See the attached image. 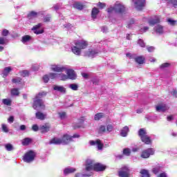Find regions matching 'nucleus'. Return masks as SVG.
<instances>
[{
    "label": "nucleus",
    "mask_w": 177,
    "mask_h": 177,
    "mask_svg": "<svg viewBox=\"0 0 177 177\" xmlns=\"http://www.w3.org/2000/svg\"><path fill=\"white\" fill-rule=\"evenodd\" d=\"M32 129L34 131V132H37V131H39V127L37 124H33L32 127Z\"/></svg>",
    "instance_id": "6e6d98bb"
},
{
    "label": "nucleus",
    "mask_w": 177,
    "mask_h": 177,
    "mask_svg": "<svg viewBox=\"0 0 177 177\" xmlns=\"http://www.w3.org/2000/svg\"><path fill=\"white\" fill-rule=\"evenodd\" d=\"M50 80H56L57 78V74L55 73H50L48 74Z\"/></svg>",
    "instance_id": "58836bf2"
},
{
    "label": "nucleus",
    "mask_w": 177,
    "mask_h": 177,
    "mask_svg": "<svg viewBox=\"0 0 177 177\" xmlns=\"http://www.w3.org/2000/svg\"><path fill=\"white\" fill-rule=\"evenodd\" d=\"M1 35L3 37H8V35H9V30H8L7 29L3 30Z\"/></svg>",
    "instance_id": "09e8293b"
},
{
    "label": "nucleus",
    "mask_w": 177,
    "mask_h": 177,
    "mask_svg": "<svg viewBox=\"0 0 177 177\" xmlns=\"http://www.w3.org/2000/svg\"><path fill=\"white\" fill-rule=\"evenodd\" d=\"M20 130L21 131H26V125L22 124L20 126Z\"/></svg>",
    "instance_id": "774afa93"
},
{
    "label": "nucleus",
    "mask_w": 177,
    "mask_h": 177,
    "mask_svg": "<svg viewBox=\"0 0 177 177\" xmlns=\"http://www.w3.org/2000/svg\"><path fill=\"white\" fill-rule=\"evenodd\" d=\"M5 147L8 151H12V150H13V146L12 145V144L6 145Z\"/></svg>",
    "instance_id": "79ce46f5"
},
{
    "label": "nucleus",
    "mask_w": 177,
    "mask_h": 177,
    "mask_svg": "<svg viewBox=\"0 0 177 177\" xmlns=\"http://www.w3.org/2000/svg\"><path fill=\"white\" fill-rule=\"evenodd\" d=\"M73 8L75 9H77L78 10H82V9H84V5H82L80 1H76L73 4Z\"/></svg>",
    "instance_id": "b1692460"
},
{
    "label": "nucleus",
    "mask_w": 177,
    "mask_h": 177,
    "mask_svg": "<svg viewBox=\"0 0 177 177\" xmlns=\"http://www.w3.org/2000/svg\"><path fill=\"white\" fill-rule=\"evenodd\" d=\"M156 111H162V113L167 111L168 110V107H167V104H162L161 105L156 106Z\"/></svg>",
    "instance_id": "6ab92c4d"
},
{
    "label": "nucleus",
    "mask_w": 177,
    "mask_h": 177,
    "mask_svg": "<svg viewBox=\"0 0 177 177\" xmlns=\"http://www.w3.org/2000/svg\"><path fill=\"white\" fill-rule=\"evenodd\" d=\"M77 169L75 168H66L64 170V175H68L69 174H74Z\"/></svg>",
    "instance_id": "393cba45"
},
{
    "label": "nucleus",
    "mask_w": 177,
    "mask_h": 177,
    "mask_svg": "<svg viewBox=\"0 0 177 177\" xmlns=\"http://www.w3.org/2000/svg\"><path fill=\"white\" fill-rule=\"evenodd\" d=\"M138 136L140 138L141 141L145 143V145H151L153 142L150 136H147V132H146L145 129H140L138 131Z\"/></svg>",
    "instance_id": "7ed1b4c3"
},
{
    "label": "nucleus",
    "mask_w": 177,
    "mask_h": 177,
    "mask_svg": "<svg viewBox=\"0 0 177 177\" xmlns=\"http://www.w3.org/2000/svg\"><path fill=\"white\" fill-rule=\"evenodd\" d=\"M138 44H140V46H141V48H145L146 46L145 41L142 39H139L138 41Z\"/></svg>",
    "instance_id": "8fccbe9b"
},
{
    "label": "nucleus",
    "mask_w": 177,
    "mask_h": 177,
    "mask_svg": "<svg viewBox=\"0 0 177 177\" xmlns=\"http://www.w3.org/2000/svg\"><path fill=\"white\" fill-rule=\"evenodd\" d=\"M46 113H44L39 111L36 112L35 113V118L37 120H40V121H44V120H46Z\"/></svg>",
    "instance_id": "dca6fc26"
},
{
    "label": "nucleus",
    "mask_w": 177,
    "mask_h": 177,
    "mask_svg": "<svg viewBox=\"0 0 177 177\" xmlns=\"http://www.w3.org/2000/svg\"><path fill=\"white\" fill-rule=\"evenodd\" d=\"M58 115H59V118L61 120H64V118H66V112L58 113Z\"/></svg>",
    "instance_id": "de8ad7c7"
},
{
    "label": "nucleus",
    "mask_w": 177,
    "mask_h": 177,
    "mask_svg": "<svg viewBox=\"0 0 177 177\" xmlns=\"http://www.w3.org/2000/svg\"><path fill=\"white\" fill-rule=\"evenodd\" d=\"M38 16V12L35 11H31L28 14V19H35V17H37Z\"/></svg>",
    "instance_id": "a878e982"
},
{
    "label": "nucleus",
    "mask_w": 177,
    "mask_h": 177,
    "mask_svg": "<svg viewBox=\"0 0 177 177\" xmlns=\"http://www.w3.org/2000/svg\"><path fill=\"white\" fill-rule=\"evenodd\" d=\"M147 50H148V52L151 53L153 52L154 50H156V48H154V46H147Z\"/></svg>",
    "instance_id": "4d7b16f0"
},
{
    "label": "nucleus",
    "mask_w": 177,
    "mask_h": 177,
    "mask_svg": "<svg viewBox=\"0 0 177 177\" xmlns=\"http://www.w3.org/2000/svg\"><path fill=\"white\" fill-rule=\"evenodd\" d=\"M12 71V68L10 66L4 68V70L3 71V78H6L8 75H9V73Z\"/></svg>",
    "instance_id": "4be33fe9"
},
{
    "label": "nucleus",
    "mask_w": 177,
    "mask_h": 177,
    "mask_svg": "<svg viewBox=\"0 0 177 177\" xmlns=\"http://www.w3.org/2000/svg\"><path fill=\"white\" fill-rule=\"evenodd\" d=\"M11 95L12 96H19V95H20V91H19V88H12Z\"/></svg>",
    "instance_id": "7c9ffc66"
},
{
    "label": "nucleus",
    "mask_w": 177,
    "mask_h": 177,
    "mask_svg": "<svg viewBox=\"0 0 177 177\" xmlns=\"http://www.w3.org/2000/svg\"><path fill=\"white\" fill-rule=\"evenodd\" d=\"M46 95V92L42 91L35 95L32 103V108L34 110H38V109H41V110H45V109H46L45 103L42 100V97H45Z\"/></svg>",
    "instance_id": "f257e3e1"
},
{
    "label": "nucleus",
    "mask_w": 177,
    "mask_h": 177,
    "mask_svg": "<svg viewBox=\"0 0 177 177\" xmlns=\"http://www.w3.org/2000/svg\"><path fill=\"white\" fill-rule=\"evenodd\" d=\"M97 6L100 9H103L104 8H106V3H102V2H98L97 4Z\"/></svg>",
    "instance_id": "49530a36"
},
{
    "label": "nucleus",
    "mask_w": 177,
    "mask_h": 177,
    "mask_svg": "<svg viewBox=\"0 0 177 177\" xmlns=\"http://www.w3.org/2000/svg\"><path fill=\"white\" fill-rule=\"evenodd\" d=\"M66 74L68 76V80H76L77 74H75V71L73 69H68L66 71Z\"/></svg>",
    "instance_id": "4468645a"
},
{
    "label": "nucleus",
    "mask_w": 177,
    "mask_h": 177,
    "mask_svg": "<svg viewBox=\"0 0 177 177\" xmlns=\"http://www.w3.org/2000/svg\"><path fill=\"white\" fill-rule=\"evenodd\" d=\"M118 175L120 177H129V169L128 167H124L119 171Z\"/></svg>",
    "instance_id": "2eb2a0df"
},
{
    "label": "nucleus",
    "mask_w": 177,
    "mask_h": 177,
    "mask_svg": "<svg viewBox=\"0 0 177 177\" xmlns=\"http://www.w3.org/2000/svg\"><path fill=\"white\" fill-rule=\"evenodd\" d=\"M82 77H83V78H85L86 80H88V78H89V75H88V73H82Z\"/></svg>",
    "instance_id": "e2e57ef3"
},
{
    "label": "nucleus",
    "mask_w": 177,
    "mask_h": 177,
    "mask_svg": "<svg viewBox=\"0 0 177 177\" xmlns=\"http://www.w3.org/2000/svg\"><path fill=\"white\" fill-rule=\"evenodd\" d=\"M51 70L55 73H63V71H66V67L60 65H53Z\"/></svg>",
    "instance_id": "f8f14e48"
},
{
    "label": "nucleus",
    "mask_w": 177,
    "mask_h": 177,
    "mask_svg": "<svg viewBox=\"0 0 177 177\" xmlns=\"http://www.w3.org/2000/svg\"><path fill=\"white\" fill-rule=\"evenodd\" d=\"M104 113H98L95 115L94 120H95V121H99V120H102V118H104Z\"/></svg>",
    "instance_id": "cd10ccee"
},
{
    "label": "nucleus",
    "mask_w": 177,
    "mask_h": 177,
    "mask_svg": "<svg viewBox=\"0 0 177 177\" xmlns=\"http://www.w3.org/2000/svg\"><path fill=\"white\" fill-rule=\"evenodd\" d=\"M65 138L66 139V142L68 145L70 143V142H74V140H73V139L80 138V136L78 133H75V134H73V136L65 134Z\"/></svg>",
    "instance_id": "ddd939ff"
},
{
    "label": "nucleus",
    "mask_w": 177,
    "mask_h": 177,
    "mask_svg": "<svg viewBox=\"0 0 177 177\" xmlns=\"http://www.w3.org/2000/svg\"><path fill=\"white\" fill-rule=\"evenodd\" d=\"M167 21H168V23H169V24H170L171 26H175V25L176 24V21L172 20V19H170V18H169V19H167Z\"/></svg>",
    "instance_id": "864d4df0"
},
{
    "label": "nucleus",
    "mask_w": 177,
    "mask_h": 177,
    "mask_svg": "<svg viewBox=\"0 0 177 177\" xmlns=\"http://www.w3.org/2000/svg\"><path fill=\"white\" fill-rule=\"evenodd\" d=\"M134 60L136 63H138V64H145L146 58L143 56H138L134 59Z\"/></svg>",
    "instance_id": "412c9836"
},
{
    "label": "nucleus",
    "mask_w": 177,
    "mask_h": 177,
    "mask_svg": "<svg viewBox=\"0 0 177 177\" xmlns=\"http://www.w3.org/2000/svg\"><path fill=\"white\" fill-rule=\"evenodd\" d=\"M44 23H49L50 21V15H47L46 17L44 18Z\"/></svg>",
    "instance_id": "603ef678"
},
{
    "label": "nucleus",
    "mask_w": 177,
    "mask_h": 177,
    "mask_svg": "<svg viewBox=\"0 0 177 177\" xmlns=\"http://www.w3.org/2000/svg\"><path fill=\"white\" fill-rule=\"evenodd\" d=\"M133 1L137 10L140 12L145 9V6H146V0H133Z\"/></svg>",
    "instance_id": "423d86ee"
},
{
    "label": "nucleus",
    "mask_w": 177,
    "mask_h": 177,
    "mask_svg": "<svg viewBox=\"0 0 177 177\" xmlns=\"http://www.w3.org/2000/svg\"><path fill=\"white\" fill-rule=\"evenodd\" d=\"M36 156L37 154L35 153V152L30 150L25 153L24 156V161L28 163L32 162V161L35 160Z\"/></svg>",
    "instance_id": "20e7f679"
},
{
    "label": "nucleus",
    "mask_w": 177,
    "mask_h": 177,
    "mask_svg": "<svg viewBox=\"0 0 177 177\" xmlns=\"http://www.w3.org/2000/svg\"><path fill=\"white\" fill-rule=\"evenodd\" d=\"M93 171V165L92 163H88L86 165V171Z\"/></svg>",
    "instance_id": "72a5a7b5"
},
{
    "label": "nucleus",
    "mask_w": 177,
    "mask_h": 177,
    "mask_svg": "<svg viewBox=\"0 0 177 177\" xmlns=\"http://www.w3.org/2000/svg\"><path fill=\"white\" fill-rule=\"evenodd\" d=\"M123 154H124V156H131V150L128 148H125L123 149Z\"/></svg>",
    "instance_id": "37998d69"
},
{
    "label": "nucleus",
    "mask_w": 177,
    "mask_h": 177,
    "mask_svg": "<svg viewBox=\"0 0 177 177\" xmlns=\"http://www.w3.org/2000/svg\"><path fill=\"white\" fill-rule=\"evenodd\" d=\"M8 122H10V124L13 123V122L15 121V117L13 116H10V118L8 119Z\"/></svg>",
    "instance_id": "680f3d73"
},
{
    "label": "nucleus",
    "mask_w": 177,
    "mask_h": 177,
    "mask_svg": "<svg viewBox=\"0 0 177 177\" xmlns=\"http://www.w3.org/2000/svg\"><path fill=\"white\" fill-rule=\"evenodd\" d=\"M156 32H158V34H162V32H164V30H163L162 26L158 25L156 27Z\"/></svg>",
    "instance_id": "f704fd0d"
},
{
    "label": "nucleus",
    "mask_w": 177,
    "mask_h": 177,
    "mask_svg": "<svg viewBox=\"0 0 177 177\" xmlns=\"http://www.w3.org/2000/svg\"><path fill=\"white\" fill-rule=\"evenodd\" d=\"M158 177H167V174L165 173H162V174H160Z\"/></svg>",
    "instance_id": "338daca9"
},
{
    "label": "nucleus",
    "mask_w": 177,
    "mask_h": 177,
    "mask_svg": "<svg viewBox=\"0 0 177 177\" xmlns=\"http://www.w3.org/2000/svg\"><path fill=\"white\" fill-rule=\"evenodd\" d=\"M54 91H57L58 92H61L62 93H64L66 92V88L61 86H54Z\"/></svg>",
    "instance_id": "bb28decb"
},
{
    "label": "nucleus",
    "mask_w": 177,
    "mask_h": 177,
    "mask_svg": "<svg viewBox=\"0 0 177 177\" xmlns=\"http://www.w3.org/2000/svg\"><path fill=\"white\" fill-rule=\"evenodd\" d=\"M31 138H26L22 140V145L23 146H28L30 143H31Z\"/></svg>",
    "instance_id": "c756f323"
},
{
    "label": "nucleus",
    "mask_w": 177,
    "mask_h": 177,
    "mask_svg": "<svg viewBox=\"0 0 177 177\" xmlns=\"http://www.w3.org/2000/svg\"><path fill=\"white\" fill-rule=\"evenodd\" d=\"M113 129V125L111 124H108L107 127H106V131L108 132H111Z\"/></svg>",
    "instance_id": "bf43d9fd"
},
{
    "label": "nucleus",
    "mask_w": 177,
    "mask_h": 177,
    "mask_svg": "<svg viewBox=\"0 0 177 177\" xmlns=\"http://www.w3.org/2000/svg\"><path fill=\"white\" fill-rule=\"evenodd\" d=\"M21 77H28L30 75V71L28 70H24L20 72Z\"/></svg>",
    "instance_id": "473e14b6"
},
{
    "label": "nucleus",
    "mask_w": 177,
    "mask_h": 177,
    "mask_svg": "<svg viewBox=\"0 0 177 177\" xmlns=\"http://www.w3.org/2000/svg\"><path fill=\"white\" fill-rule=\"evenodd\" d=\"M41 26H42V24L39 23L37 25H35V26H33L32 28V30L34 31V33L36 34L37 35L39 34H44V29L39 30V28H41Z\"/></svg>",
    "instance_id": "9b49d317"
},
{
    "label": "nucleus",
    "mask_w": 177,
    "mask_h": 177,
    "mask_svg": "<svg viewBox=\"0 0 177 177\" xmlns=\"http://www.w3.org/2000/svg\"><path fill=\"white\" fill-rule=\"evenodd\" d=\"M106 168H107V166L102 163L97 162L93 165V171H95V172H103V171H106Z\"/></svg>",
    "instance_id": "6e6552de"
},
{
    "label": "nucleus",
    "mask_w": 177,
    "mask_h": 177,
    "mask_svg": "<svg viewBox=\"0 0 177 177\" xmlns=\"http://www.w3.org/2000/svg\"><path fill=\"white\" fill-rule=\"evenodd\" d=\"M151 156H154V149L152 148H148L142 151L140 157L142 158H149Z\"/></svg>",
    "instance_id": "0eeeda50"
},
{
    "label": "nucleus",
    "mask_w": 177,
    "mask_h": 177,
    "mask_svg": "<svg viewBox=\"0 0 177 177\" xmlns=\"http://www.w3.org/2000/svg\"><path fill=\"white\" fill-rule=\"evenodd\" d=\"M152 172L155 174V175H157V174L160 172V167H154L152 170Z\"/></svg>",
    "instance_id": "5fc2aeb1"
},
{
    "label": "nucleus",
    "mask_w": 177,
    "mask_h": 177,
    "mask_svg": "<svg viewBox=\"0 0 177 177\" xmlns=\"http://www.w3.org/2000/svg\"><path fill=\"white\" fill-rule=\"evenodd\" d=\"M69 87L71 88V89H72V91H78V85L75 84H70Z\"/></svg>",
    "instance_id": "a19ab883"
},
{
    "label": "nucleus",
    "mask_w": 177,
    "mask_h": 177,
    "mask_svg": "<svg viewBox=\"0 0 177 177\" xmlns=\"http://www.w3.org/2000/svg\"><path fill=\"white\" fill-rule=\"evenodd\" d=\"M115 13L122 14L125 13V6L121 3L115 4Z\"/></svg>",
    "instance_id": "9d476101"
},
{
    "label": "nucleus",
    "mask_w": 177,
    "mask_h": 177,
    "mask_svg": "<svg viewBox=\"0 0 177 177\" xmlns=\"http://www.w3.org/2000/svg\"><path fill=\"white\" fill-rule=\"evenodd\" d=\"M171 66V64L168 62L163 63L160 65V68H167Z\"/></svg>",
    "instance_id": "a18cd8bd"
},
{
    "label": "nucleus",
    "mask_w": 177,
    "mask_h": 177,
    "mask_svg": "<svg viewBox=\"0 0 177 177\" xmlns=\"http://www.w3.org/2000/svg\"><path fill=\"white\" fill-rule=\"evenodd\" d=\"M160 21V16L156 15L154 18L149 21V26H156V24H158Z\"/></svg>",
    "instance_id": "f3484780"
},
{
    "label": "nucleus",
    "mask_w": 177,
    "mask_h": 177,
    "mask_svg": "<svg viewBox=\"0 0 177 177\" xmlns=\"http://www.w3.org/2000/svg\"><path fill=\"white\" fill-rule=\"evenodd\" d=\"M108 13H113V12H115V6L114 7H110L107 9Z\"/></svg>",
    "instance_id": "052dcab7"
},
{
    "label": "nucleus",
    "mask_w": 177,
    "mask_h": 177,
    "mask_svg": "<svg viewBox=\"0 0 177 177\" xmlns=\"http://www.w3.org/2000/svg\"><path fill=\"white\" fill-rule=\"evenodd\" d=\"M0 45H5V39L3 37H0Z\"/></svg>",
    "instance_id": "0e129e2a"
},
{
    "label": "nucleus",
    "mask_w": 177,
    "mask_h": 177,
    "mask_svg": "<svg viewBox=\"0 0 177 177\" xmlns=\"http://www.w3.org/2000/svg\"><path fill=\"white\" fill-rule=\"evenodd\" d=\"M89 143L91 146H95L97 145V147L99 150H103L104 145L102 143V141L100 139H97L95 141L91 140Z\"/></svg>",
    "instance_id": "1a4fd4ad"
},
{
    "label": "nucleus",
    "mask_w": 177,
    "mask_h": 177,
    "mask_svg": "<svg viewBox=\"0 0 177 177\" xmlns=\"http://www.w3.org/2000/svg\"><path fill=\"white\" fill-rule=\"evenodd\" d=\"M3 104H6V106H11L12 100H10L9 99H3Z\"/></svg>",
    "instance_id": "e433bc0d"
},
{
    "label": "nucleus",
    "mask_w": 177,
    "mask_h": 177,
    "mask_svg": "<svg viewBox=\"0 0 177 177\" xmlns=\"http://www.w3.org/2000/svg\"><path fill=\"white\" fill-rule=\"evenodd\" d=\"M167 121H172V120H174V115H171L167 116Z\"/></svg>",
    "instance_id": "69168bd1"
},
{
    "label": "nucleus",
    "mask_w": 177,
    "mask_h": 177,
    "mask_svg": "<svg viewBox=\"0 0 177 177\" xmlns=\"http://www.w3.org/2000/svg\"><path fill=\"white\" fill-rule=\"evenodd\" d=\"M50 129V126L48 124H45L44 125L40 126L39 131L41 133H46V132H49Z\"/></svg>",
    "instance_id": "a211bd4d"
},
{
    "label": "nucleus",
    "mask_w": 177,
    "mask_h": 177,
    "mask_svg": "<svg viewBox=\"0 0 177 177\" xmlns=\"http://www.w3.org/2000/svg\"><path fill=\"white\" fill-rule=\"evenodd\" d=\"M167 3H171L173 6H177V0H166Z\"/></svg>",
    "instance_id": "c03bdc74"
},
{
    "label": "nucleus",
    "mask_w": 177,
    "mask_h": 177,
    "mask_svg": "<svg viewBox=\"0 0 177 177\" xmlns=\"http://www.w3.org/2000/svg\"><path fill=\"white\" fill-rule=\"evenodd\" d=\"M88 48V41H77L75 43V46L71 48V50L74 55L76 56H80L81 55V50L82 49H86Z\"/></svg>",
    "instance_id": "f03ea898"
},
{
    "label": "nucleus",
    "mask_w": 177,
    "mask_h": 177,
    "mask_svg": "<svg viewBox=\"0 0 177 177\" xmlns=\"http://www.w3.org/2000/svg\"><path fill=\"white\" fill-rule=\"evenodd\" d=\"M97 53H99L95 50H90L87 53V56L88 57H93L95 55H97Z\"/></svg>",
    "instance_id": "c85d7f7f"
},
{
    "label": "nucleus",
    "mask_w": 177,
    "mask_h": 177,
    "mask_svg": "<svg viewBox=\"0 0 177 177\" xmlns=\"http://www.w3.org/2000/svg\"><path fill=\"white\" fill-rule=\"evenodd\" d=\"M106 131V126L101 125L98 130L99 133H104V132Z\"/></svg>",
    "instance_id": "c9c22d12"
},
{
    "label": "nucleus",
    "mask_w": 177,
    "mask_h": 177,
    "mask_svg": "<svg viewBox=\"0 0 177 177\" xmlns=\"http://www.w3.org/2000/svg\"><path fill=\"white\" fill-rule=\"evenodd\" d=\"M2 131L6 133L9 132V129H8L6 124H2Z\"/></svg>",
    "instance_id": "13d9d810"
},
{
    "label": "nucleus",
    "mask_w": 177,
    "mask_h": 177,
    "mask_svg": "<svg viewBox=\"0 0 177 177\" xmlns=\"http://www.w3.org/2000/svg\"><path fill=\"white\" fill-rule=\"evenodd\" d=\"M50 145H68L66 134H64L62 138H53L50 140Z\"/></svg>",
    "instance_id": "39448f33"
},
{
    "label": "nucleus",
    "mask_w": 177,
    "mask_h": 177,
    "mask_svg": "<svg viewBox=\"0 0 177 177\" xmlns=\"http://www.w3.org/2000/svg\"><path fill=\"white\" fill-rule=\"evenodd\" d=\"M100 13V10L96 7H94L91 10V17L92 19H96L97 15Z\"/></svg>",
    "instance_id": "aec40b11"
},
{
    "label": "nucleus",
    "mask_w": 177,
    "mask_h": 177,
    "mask_svg": "<svg viewBox=\"0 0 177 177\" xmlns=\"http://www.w3.org/2000/svg\"><path fill=\"white\" fill-rule=\"evenodd\" d=\"M49 80H50L49 75H45L44 76H43V80L46 84L49 82Z\"/></svg>",
    "instance_id": "3c124183"
},
{
    "label": "nucleus",
    "mask_w": 177,
    "mask_h": 177,
    "mask_svg": "<svg viewBox=\"0 0 177 177\" xmlns=\"http://www.w3.org/2000/svg\"><path fill=\"white\" fill-rule=\"evenodd\" d=\"M22 42L26 44V42H28V41H31V36L30 35H25L22 37Z\"/></svg>",
    "instance_id": "2f4dec72"
},
{
    "label": "nucleus",
    "mask_w": 177,
    "mask_h": 177,
    "mask_svg": "<svg viewBox=\"0 0 177 177\" xmlns=\"http://www.w3.org/2000/svg\"><path fill=\"white\" fill-rule=\"evenodd\" d=\"M12 82H13V84H21V77L13 78L12 80Z\"/></svg>",
    "instance_id": "4c0bfd02"
},
{
    "label": "nucleus",
    "mask_w": 177,
    "mask_h": 177,
    "mask_svg": "<svg viewBox=\"0 0 177 177\" xmlns=\"http://www.w3.org/2000/svg\"><path fill=\"white\" fill-rule=\"evenodd\" d=\"M128 132H129V127L126 126V127H123V129L121 130L120 135L123 138H125V136H127V135H128Z\"/></svg>",
    "instance_id": "5701e85b"
},
{
    "label": "nucleus",
    "mask_w": 177,
    "mask_h": 177,
    "mask_svg": "<svg viewBox=\"0 0 177 177\" xmlns=\"http://www.w3.org/2000/svg\"><path fill=\"white\" fill-rule=\"evenodd\" d=\"M59 76L61 81H66V80H68V77L67 76V75L59 74Z\"/></svg>",
    "instance_id": "ea45409f"
}]
</instances>
